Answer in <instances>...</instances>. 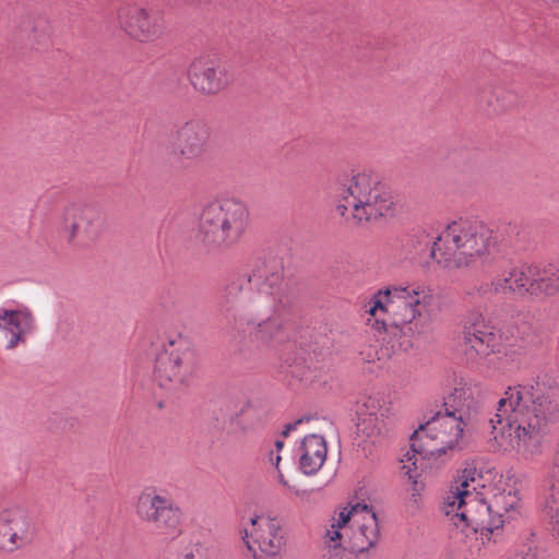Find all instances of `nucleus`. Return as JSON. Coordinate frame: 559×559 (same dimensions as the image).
<instances>
[{"label":"nucleus","instance_id":"nucleus-1","mask_svg":"<svg viewBox=\"0 0 559 559\" xmlns=\"http://www.w3.org/2000/svg\"><path fill=\"white\" fill-rule=\"evenodd\" d=\"M559 419V388L546 382L508 388L489 419L498 447L526 460L543 452L544 437Z\"/></svg>","mask_w":559,"mask_h":559},{"label":"nucleus","instance_id":"nucleus-2","mask_svg":"<svg viewBox=\"0 0 559 559\" xmlns=\"http://www.w3.org/2000/svg\"><path fill=\"white\" fill-rule=\"evenodd\" d=\"M245 276L231 278L217 298L216 309L231 329L229 346L238 358L251 361L258 359L282 331V323L275 317L259 322L243 313Z\"/></svg>","mask_w":559,"mask_h":559},{"label":"nucleus","instance_id":"nucleus-3","mask_svg":"<svg viewBox=\"0 0 559 559\" xmlns=\"http://www.w3.org/2000/svg\"><path fill=\"white\" fill-rule=\"evenodd\" d=\"M472 399L463 388L454 391L444 401V415L440 413L425 425H420L411 436V452H407L401 460L403 463L402 473L417 483L418 476L416 466V455L423 457L440 456L448 450L456 447L463 428L461 421L463 416L471 408Z\"/></svg>","mask_w":559,"mask_h":559},{"label":"nucleus","instance_id":"nucleus-4","mask_svg":"<svg viewBox=\"0 0 559 559\" xmlns=\"http://www.w3.org/2000/svg\"><path fill=\"white\" fill-rule=\"evenodd\" d=\"M340 200L335 206L343 223L350 227H362L380 217L395 213L392 193L380 181L366 173L338 178Z\"/></svg>","mask_w":559,"mask_h":559},{"label":"nucleus","instance_id":"nucleus-5","mask_svg":"<svg viewBox=\"0 0 559 559\" xmlns=\"http://www.w3.org/2000/svg\"><path fill=\"white\" fill-rule=\"evenodd\" d=\"M432 300V289L425 284L394 285L374 294L369 313L376 316L382 311L391 317L395 328L423 335L430 330Z\"/></svg>","mask_w":559,"mask_h":559},{"label":"nucleus","instance_id":"nucleus-6","mask_svg":"<svg viewBox=\"0 0 559 559\" xmlns=\"http://www.w3.org/2000/svg\"><path fill=\"white\" fill-rule=\"evenodd\" d=\"M495 246L492 230L481 221L459 218L433 240L431 258L445 267L468 266Z\"/></svg>","mask_w":559,"mask_h":559},{"label":"nucleus","instance_id":"nucleus-7","mask_svg":"<svg viewBox=\"0 0 559 559\" xmlns=\"http://www.w3.org/2000/svg\"><path fill=\"white\" fill-rule=\"evenodd\" d=\"M250 223L249 209L235 198L206 204L199 217L198 239L209 251L234 248L243 237Z\"/></svg>","mask_w":559,"mask_h":559},{"label":"nucleus","instance_id":"nucleus-8","mask_svg":"<svg viewBox=\"0 0 559 559\" xmlns=\"http://www.w3.org/2000/svg\"><path fill=\"white\" fill-rule=\"evenodd\" d=\"M60 231L67 243L76 249L95 245L105 228L102 209L81 200L66 203L59 214Z\"/></svg>","mask_w":559,"mask_h":559},{"label":"nucleus","instance_id":"nucleus-9","mask_svg":"<svg viewBox=\"0 0 559 559\" xmlns=\"http://www.w3.org/2000/svg\"><path fill=\"white\" fill-rule=\"evenodd\" d=\"M442 511L455 526H471L488 538L503 524V520L492 515L491 506L471 490H451L444 499Z\"/></svg>","mask_w":559,"mask_h":559},{"label":"nucleus","instance_id":"nucleus-10","mask_svg":"<svg viewBox=\"0 0 559 559\" xmlns=\"http://www.w3.org/2000/svg\"><path fill=\"white\" fill-rule=\"evenodd\" d=\"M134 509L140 521L157 535L173 538L179 533L182 511L162 489H143L136 498Z\"/></svg>","mask_w":559,"mask_h":559},{"label":"nucleus","instance_id":"nucleus-11","mask_svg":"<svg viewBox=\"0 0 559 559\" xmlns=\"http://www.w3.org/2000/svg\"><path fill=\"white\" fill-rule=\"evenodd\" d=\"M195 367V350L187 340L179 337L157 355L154 377L159 388L178 392L189 384Z\"/></svg>","mask_w":559,"mask_h":559},{"label":"nucleus","instance_id":"nucleus-12","mask_svg":"<svg viewBox=\"0 0 559 559\" xmlns=\"http://www.w3.org/2000/svg\"><path fill=\"white\" fill-rule=\"evenodd\" d=\"M246 284H250L261 294L274 297V302L281 308H287L296 299L294 289L284 284V265L277 258L258 259L250 273L243 275Z\"/></svg>","mask_w":559,"mask_h":559},{"label":"nucleus","instance_id":"nucleus-13","mask_svg":"<svg viewBox=\"0 0 559 559\" xmlns=\"http://www.w3.org/2000/svg\"><path fill=\"white\" fill-rule=\"evenodd\" d=\"M253 530L242 531V540L254 559H274L285 547V535L280 520L271 516H255L250 520Z\"/></svg>","mask_w":559,"mask_h":559},{"label":"nucleus","instance_id":"nucleus-14","mask_svg":"<svg viewBox=\"0 0 559 559\" xmlns=\"http://www.w3.org/2000/svg\"><path fill=\"white\" fill-rule=\"evenodd\" d=\"M538 274L539 267L526 263H516L508 267L501 275L491 282L484 283L478 287L481 296L490 294H513L520 297H538Z\"/></svg>","mask_w":559,"mask_h":559},{"label":"nucleus","instance_id":"nucleus-15","mask_svg":"<svg viewBox=\"0 0 559 559\" xmlns=\"http://www.w3.org/2000/svg\"><path fill=\"white\" fill-rule=\"evenodd\" d=\"M35 532V523L24 508L10 507L0 512V550L14 552L26 547Z\"/></svg>","mask_w":559,"mask_h":559},{"label":"nucleus","instance_id":"nucleus-16","mask_svg":"<svg viewBox=\"0 0 559 559\" xmlns=\"http://www.w3.org/2000/svg\"><path fill=\"white\" fill-rule=\"evenodd\" d=\"M211 129L201 119H191L177 127L171 140L173 154L181 160L200 159L209 150Z\"/></svg>","mask_w":559,"mask_h":559},{"label":"nucleus","instance_id":"nucleus-17","mask_svg":"<svg viewBox=\"0 0 559 559\" xmlns=\"http://www.w3.org/2000/svg\"><path fill=\"white\" fill-rule=\"evenodd\" d=\"M188 79L197 92L205 96H212L226 90L234 81V75L218 60L200 57L191 62Z\"/></svg>","mask_w":559,"mask_h":559},{"label":"nucleus","instance_id":"nucleus-18","mask_svg":"<svg viewBox=\"0 0 559 559\" xmlns=\"http://www.w3.org/2000/svg\"><path fill=\"white\" fill-rule=\"evenodd\" d=\"M118 22L124 32L140 41H152L164 31V23L156 14L136 5H123L118 11Z\"/></svg>","mask_w":559,"mask_h":559},{"label":"nucleus","instance_id":"nucleus-19","mask_svg":"<svg viewBox=\"0 0 559 559\" xmlns=\"http://www.w3.org/2000/svg\"><path fill=\"white\" fill-rule=\"evenodd\" d=\"M462 347L467 361L478 362L498 350V336L483 320L464 326Z\"/></svg>","mask_w":559,"mask_h":559},{"label":"nucleus","instance_id":"nucleus-20","mask_svg":"<svg viewBox=\"0 0 559 559\" xmlns=\"http://www.w3.org/2000/svg\"><path fill=\"white\" fill-rule=\"evenodd\" d=\"M35 328V318L29 309L0 308V331L10 336L5 345L8 350L25 344L27 335L32 334Z\"/></svg>","mask_w":559,"mask_h":559},{"label":"nucleus","instance_id":"nucleus-21","mask_svg":"<svg viewBox=\"0 0 559 559\" xmlns=\"http://www.w3.org/2000/svg\"><path fill=\"white\" fill-rule=\"evenodd\" d=\"M477 102L488 116H499L513 109L518 105L519 96L509 87L497 86L484 88Z\"/></svg>","mask_w":559,"mask_h":559},{"label":"nucleus","instance_id":"nucleus-22","mask_svg":"<svg viewBox=\"0 0 559 559\" xmlns=\"http://www.w3.org/2000/svg\"><path fill=\"white\" fill-rule=\"evenodd\" d=\"M299 467L305 475H314L322 467L328 453L325 439L319 435L306 436L300 444Z\"/></svg>","mask_w":559,"mask_h":559},{"label":"nucleus","instance_id":"nucleus-23","mask_svg":"<svg viewBox=\"0 0 559 559\" xmlns=\"http://www.w3.org/2000/svg\"><path fill=\"white\" fill-rule=\"evenodd\" d=\"M361 518L362 523L358 525L349 545L352 552L368 551L378 544L380 537L378 518L369 506L362 504Z\"/></svg>","mask_w":559,"mask_h":559},{"label":"nucleus","instance_id":"nucleus-24","mask_svg":"<svg viewBox=\"0 0 559 559\" xmlns=\"http://www.w3.org/2000/svg\"><path fill=\"white\" fill-rule=\"evenodd\" d=\"M538 297L555 296L559 294V267L548 265L539 269L538 274Z\"/></svg>","mask_w":559,"mask_h":559},{"label":"nucleus","instance_id":"nucleus-25","mask_svg":"<svg viewBox=\"0 0 559 559\" xmlns=\"http://www.w3.org/2000/svg\"><path fill=\"white\" fill-rule=\"evenodd\" d=\"M342 528L333 523L325 534V549L329 559H344L346 547L342 544Z\"/></svg>","mask_w":559,"mask_h":559},{"label":"nucleus","instance_id":"nucleus-26","mask_svg":"<svg viewBox=\"0 0 559 559\" xmlns=\"http://www.w3.org/2000/svg\"><path fill=\"white\" fill-rule=\"evenodd\" d=\"M385 426L383 418L369 417L364 414L358 415L357 431L367 438H373L381 435Z\"/></svg>","mask_w":559,"mask_h":559},{"label":"nucleus","instance_id":"nucleus-27","mask_svg":"<svg viewBox=\"0 0 559 559\" xmlns=\"http://www.w3.org/2000/svg\"><path fill=\"white\" fill-rule=\"evenodd\" d=\"M518 504V497L509 492H500L493 497L491 506V512H495L497 516L495 519L502 520L503 513H508L513 510Z\"/></svg>","mask_w":559,"mask_h":559},{"label":"nucleus","instance_id":"nucleus-28","mask_svg":"<svg viewBox=\"0 0 559 559\" xmlns=\"http://www.w3.org/2000/svg\"><path fill=\"white\" fill-rule=\"evenodd\" d=\"M364 414L369 417H378V419L383 418L385 420L389 418L390 408L385 405V403H381V400L374 396H369L365 400L361 407L358 411V415Z\"/></svg>","mask_w":559,"mask_h":559},{"label":"nucleus","instance_id":"nucleus-29","mask_svg":"<svg viewBox=\"0 0 559 559\" xmlns=\"http://www.w3.org/2000/svg\"><path fill=\"white\" fill-rule=\"evenodd\" d=\"M477 477H480L476 467L473 464H466L460 476V486H456L454 491L468 490L471 483H474Z\"/></svg>","mask_w":559,"mask_h":559},{"label":"nucleus","instance_id":"nucleus-30","mask_svg":"<svg viewBox=\"0 0 559 559\" xmlns=\"http://www.w3.org/2000/svg\"><path fill=\"white\" fill-rule=\"evenodd\" d=\"M361 507H362V504L357 503V504L353 506L349 511H347L346 509L341 511L340 515H338V520L335 522V525H337V528H345L346 524L350 520L356 521L355 519L361 514Z\"/></svg>","mask_w":559,"mask_h":559},{"label":"nucleus","instance_id":"nucleus-31","mask_svg":"<svg viewBox=\"0 0 559 559\" xmlns=\"http://www.w3.org/2000/svg\"><path fill=\"white\" fill-rule=\"evenodd\" d=\"M417 242L418 253L429 252L431 257V249L433 247V241L425 231L418 233L412 238V242Z\"/></svg>","mask_w":559,"mask_h":559},{"label":"nucleus","instance_id":"nucleus-32","mask_svg":"<svg viewBox=\"0 0 559 559\" xmlns=\"http://www.w3.org/2000/svg\"><path fill=\"white\" fill-rule=\"evenodd\" d=\"M165 307L175 313H182L187 309L181 296L177 292H175V298L166 304Z\"/></svg>","mask_w":559,"mask_h":559},{"label":"nucleus","instance_id":"nucleus-33","mask_svg":"<svg viewBox=\"0 0 559 559\" xmlns=\"http://www.w3.org/2000/svg\"><path fill=\"white\" fill-rule=\"evenodd\" d=\"M548 508L551 512V531L559 538V508L551 504Z\"/></svg>","mask_w":559,"mask_h":559},{"label":"nucleus","instance_id":"nucleus-34","mask_svg":"<svg viewBox=\"0 0 559 559\" xmlns=\"http://www.w3.org/2000/svg\"><path fill=\"white\" fill-rule=\"evenodd\" d=\"M305 420H306V421H309V418H299V419L295 420L294 423H289V424H287V425L285 426V429H284V430H283V432H282V433H283V436H284V437H287V436H288V433H289L292 430L297 429V427H298L301 423H304Z\"/></svg>","mask_w":559,"mask_h":559},{"label":"nucleus","instance_id":"nucleus-35","mask_svg":"<svg viewBox=\"0 0 559 559\" xmlns=\"http://www.w3.org/2000/svg\"><path fill=\"white\" fill-rule=\"evenodd\" d=\"M183 559H206L202 551L197 548L195 551L186 554Z\"/></svg>","mask_w":559,"mask_h":559},{"label":"nucleus","instance_id":"nucleus-36","mask_svg":"<svg viewBox=\"0 0 559 559\" xmlns=\"http://www.w3.org/2000/svg\"><path fill=\"white\" fill-rule=\"evenodd\" d=\"M290 372L293 376L300 377L301 379L306 378V373L304 371L299 372V371L293 369Z\"/></svg>","mask_w":559,"mask_h":559},{"label":"nucleus","instance_id":"nucleus-37","mask_svg":"<svg viewBox=\"0 0 559 559\" xmlns=\"http://www.w3.org/2000/svg\"><path fill=\"white\" fill-rule=\"evenodd\" d=\"M283 445H284V442H283V441H281V440H277V441L275 442V447H276V449H277V450H281V449L283 448Z\"/></svg>","mask_w":559,"mask_h":559},{"label":"nucleus","instance_id":"nucleus-38","mask_svg":"<svg viewBox=\"0 0 559 559\" xmlns=\"http://www.w3.org/2000/svg\"><path fill=\"white\" fill-rule=\"evenodd\" d=\"M367 361H373L374 360V357L371 355V353L369 352L367 357L365 358Z\"/></svg>","mask_w":559,"mask_h":559},{"label":"nucleus","instance_id":"nucleus-39","mask_svg":"<svg viewBox=\"0 0 559 559\" xmlns=\"http://www.w3.org/2000/svg\"><path fill=\"white\" fill-rule=\"evenodd\" d=\"M523 559H537V558L534 554H528Z\"/></svg>","mask_w":559,"mask_h":559},{"label":"nucleus","instance_id":"nucleus-40","mask_svg":"<svg viewBox=\"0 0 559 559\" xmlns=\"http://www.w3.org/2000/svg\"><path fill=\"white\" fill-rule=\"evenodd\" d=\"M280 461H281V456L276 455V457H275V466L276 467L278 466Z\"/></svg>","mask_w":559,"mask_h":559},{"label":"nucleus","instance_id":"nucleus-41","mask_svg":"<svg viewBox=\"0 0 559 559\" xmlns=\"http://www.w3.org/2000/svg\"><path fill=\"white\" fill-rule=\"evenodd\" d=\"M435 444H436V445H440V439H438L437 441H435Z\"/></svg>","mask_w":559,"mask_h":559}]
</instances>
